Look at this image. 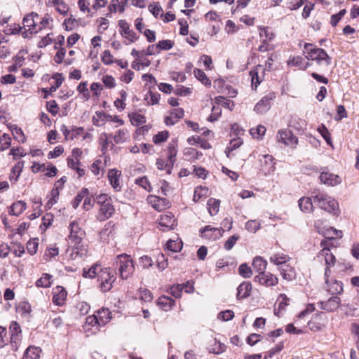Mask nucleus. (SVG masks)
I'll list each match as a JSON object with an SVG mask.
<instances>
[{
	"label": "nucleus",
	"instance_id": "nucleus-1",
	"mask_svg": "<svg viewBox=\"0 0 359 359\" xmlns=\"http://www.w3.org/2000/svg\"><path fill=\"white\" fill-rule=\"evenodd\" d=\"M304 54L306 59L316 61L319 65L329 66L331 57L322 48H316L312 43L304 44Z\"/></svg>",
	"mask_w": 359,
	"mask_h": 359
},
{
	"label": "nucleus",
	"instance_id": "nucleus-2",
	"mask_svg": "<svg viewBox=\"0 0 359 359\" xmlns=\"http://www.w3.org/2000/svg\"><path fill=\"white\" fill-rule=\"evenodd\" d=\"M116 263L119 265L118 272L122 279H128L135 271L134 262L130 255L121 254L116 256Z\"/></svg>",
	"mask_w": 359,
	"mask_h": 359
},
{
	"label": "nucleus",
	"instance_id": "nucleus-3",
	"mask_svg": "<svg viewBox=\"0 0 359 359\" xmlns=\"http://www.w3.org/2000/svg\"><path fill=\"white\" fill-rule=\"evenodd\" d=\"M313 200L321 209L332 214H336L338 203L333 198L325 193H318L313 196Z\"/></svg>",
	"mask_w": 359,
	"mask_h": 359
},
{
	"label": "nucleus",
	"instance_id": "nucleus-4",
	"mask_svg": "<svg viewBox=\"0 0 359 359\" xmlns=\"http://www.w3.org/2000/svg\"><path fill=\"white\" fill-rule=\"evenodd\" d=\"M69 228L70 230V233L69 235V241L70 243L77 250H83L81 248L83 245L81 244L86 235L84 230L81 229L76 221L72 222L69 224ZM76 253L79 254V251H76Z\"/></svg>",
	"mask_w": 359,
	"mask_h": 359
},
{
	"label": "nucleus",
	"instance_id": "nucleus-5",
	"mask_svg": "<svg viewBox=\"0 0 359 359\" xmlns=\"http://www.w3.org/2000/svg\"><path fill=\"white\" fill-rule=\"evenodd\" d=\"M39 20V15L34 12L24 17L22 20L23 26H18L19 31L22 32V35L24 38H28L29 34L37 33V23Z\"/></svg>",
	"mask_w": 359,
	"mask_h": 359
},
{
	"label": "nucleus",
	"instance_id": "nucleus-6",
	"mask_svg": "<svg viewBox=\"0 0 359 359\" xmlns=\"http://www.w3.org/2000/svg\"><path fill=\"white\" fill-rule=\"evenodd\" d=\"M98 280L100 282V290L104 292L109 291L115 282L116 273L110 268L101 269L97 273Z\"/></svg>",
	"mask_w": 359,
	"mask_h": 359
},
{
	"label": "nucleus",
	"instance_id": "nucleus-7",
	"mask_svg": "<svg viewBox=\"0 0 359 359\" xmlns=\"http://www.w3.org/2000/svg\"><path fill=\"white\" fill-rule=\"evenodd\" d=\"M332 237L327 238L326 240H323L320 243L321 247L323 249L319 252L317 255V257L319 260L324 259L326 267H328L330 269V266L334 265L336 259L334 255L330 252V245L332 241Z\"/></svg>",
	"mask_w": 359,
	"mask_h": 359
},
{
	"label": "nucleus",
	"instance_id": "nucleus-8",
	"mask_svg": "<svg viewBox=\"0 0 359 359\" xmlns=\"http://www.w3.org/2000/svg\"><path fill=\"white\" fill-rule=\"evenodd\" d=\"M259 170L264 175H270L275 171L274 159L271 155L262 154L259 156Z\"/></svg>",
	"mask_w": 359,
	"mask_h": 359
},
{
	"label": "nucleus",
	"instance_id": "nucleus-9",
	"mask_svg": "<svg viewBox=\"0 0 359 359\" xmlns=\"http://www.w3.org/2000/svg\"><path fill=\"white\" fill-rule=\"evenodd\" d=\"M276 97L273 91L264 96L255 106L254 111L258 114L266 113L271 108V104Z\"/></svg>",
	"mask_w": 359,
	"mask_h": 359
},
{
	"label": "nucleus",
	"instance_id": "nucleus-10",
	"mask_svg": "<svg viewBox=\"0 0 359 359\" xmlns=\"http://www.w3.org/2000/svg\"><path fill=\"white\" fill-rule=\"evenodd\" d=\"M331 271L328 269V267H326L325 269V284H326V288L327 291L332 294L335 295L340 294L343 291V286L341 282H339L336 280H330L329 276H330Z\"/></svg>",
	"mask_w": 359,
	"mask_h": 359
},
{
	"label": "nucleus",
	"instance_id": "nucleus-11",
	"mask_svg": "<svg viewBox=\"0 0 359 359\" xmlns=\"http://www.w3.org/2000/svg\"><path fill=\"white\" fill-rule=\"evenodd\" d=\"M277 140L279 142L289 146L292 148L296 147L298 144V139L293 133L289 130H281L278 132L276 136Z\"/></svg>",
	"mask_w": 359,
	"mask_h": 359
},
{
	"label": "nucleus",
	"instance_id": "nucleus-12",
	"mask_svg": "<svg viewBox=\"0 0 359 359\" xmlns=\"http://www.w3.org/2000/svg\"><path fill=\"white\" fill-rule=\"evenodd\" d=\"M255 282H257L261 285L266 287L274 286L278 284V280L276 276L271 274V273L262 272L259 273L257 276L254 278Z\"/></svg>",
	"mask_w": 359,
	"mask_h": 359
},
{
	"label": "nucleus",
	"instance_id": "nucleus-13",
	"mask_svg": "<svg viewBox=\"0 0 359 359\" xmlns=\"http://www.w3.org/2000/svg\"><path fill=\"white\" fill-rule=\"evenodd\" d=\"M118 25L120 27L121 34L125 39L128 40V43H126V44L137 40L138 37L137 34L130 29V25L126 21L123 20H119Z\"/></svg>",
	"mask_w": 359,
	"mask_h": 359
},
{
	"label": "nucleus",
	"instance_id": "nucleus-14",
	"mask_svg": "<svg viewBox=\"0 0 359 359\" xmlns=\"http://www.w3.org/2000/svg\"><path fill=\"white\" fill-rule=\"evenodd\" d=\"M99 211L97 215V219L100 222H104L110 217L114 213L115 209L112 204V202L107 203L99 206Z\"/></svg>",
	"mask_w": 359,
	"mask_h": 359
},
{
	"label": "nucleus",
	"instance_id": "nucleus-15",
	"mask_svg": "<svg viewBox=\"0 0 359 359\" xmlns=\"http://www.w3.org/2000/svg\"><path fill=\"white\" fill-rule=\"evenodd\" d=\"M159 225L164 227L163 231L173 229L176 226V219L172 212H168L161 216Z\"/></svg>",
	"mask_w": 359,
	"mask_h": 359
},
{
	"label": "nucleus",
	"instance_id": "nucleus-16",
	"mask_svg": "<svg viewBox=\"0 0 359 359\" xmlns=\"http://www.w3.org/2000/svg\"><path fill=\"white\" fill-rule=\"evenodd\" d=\"M202 237L211 239L217 240L222 236V229L206 226L200 230Z\"/></svg>",
	"mask_w": 359,
	"mask_h": 359
},
{
	"label": "nucleus",
	"instance_id": "nucleus-17",
	"mask_svg": "<svg viewBox=\"0 0 359 359\" xmlns=\"http://www.w3.org/2000/svg\"><path fill=\"white\" fill-rule=\"evenodd\" d=\"M9 329L11 332V343L12 346L17 347L21 340L20 326L17 322L13 321L10 325Z\"/></svg>",
	"mask_w": 359,
	"mask_h": 359
},
{
	"label": "nucleus",
	"instance_id": "nucleus-18",
	"mask_svg": "<svg viewBox=\"0 0 359 359\" xmlns=\"http://www.w3.org/2000/svg\"><path fill=\"white\" fill-rule=\"evenodd\" d=\"M53 302L57 306H62L67 299V292L62 286H56L53 289Z\"/></svg>",
	"mask_w": 359,
	"mask_h": 359
},
{
	"label": "nucleus",
	"instance_id": "nucleus-19",
	"mask_svg": "<svg viewBox=\"0 0 359 359\" xmlns=\"http://www.w3.org/2000/svg\"><path fill=\"white\" fill-rule=\"evenodd\" d=\"M341 304V299L337 296H333L327 301H323L319 303L320 308L328 312H332L337 310Z\"/></svg>",
	"mask_w": 359,
	"mask_h": 359
},
{
	"label": "nucleus",
	"instance_id": "nucleus-20",
	"mask_svg": "<svg viewBox=\"0 0 359 359\" xmlns=\"http://www.w3.org/2000/svg\"><path fill=\"white\" fill-rule=\"evenodd\" d=\"M320 181L328 186H336L341 182V177L329 172H323L320 175Z\"/></svg>",
	"mask_w": 359,
	"mask_h": 359
},
{
	"label": "nucleus",
	"instance_id": "nucleus-21",
	"mask_svg": "<svg viewBox=\"0 0 359 359\" xmlns=\"http://www.w3.org/2000/svg\"><path fill=\"white\" fill-rule=\"evenodd\" d=\"M184 116V110L182 108L172 109L169 116H165V123L167 126H173Z\"/></svg>",
	"mask_w": 359,
	"mask_h": 359
},
{
	"label": "nucleus",
	"instance_id": "nucleus-22",
	"mask_svg": "<svg viewBox=\"0 0 359 359\" xmlns=\"http://www.w3.org/2000/svg\"><path fill=\"white\" fill-rule=\"evenodd\" d=\"M121 172L115 169H111L108 172V179L112 188L115 191H120L121 187L120 185L119 178Z\"/></svg>",
	"mask_w": 359,
	"mask_h": 359
},
{
	"label": "nucleus",
	"instance_id": "nucleus-23",
	"mask_svg": "<svg viewBox=\"0 0 359 359\" xmlns=\"http://www.w3.org/2000/svg\"><path fill=\"white\" fill-rule=\"evenodd\" d=\"M47 5L53 6L62 15H66L69 11V6L63 0H48Z\"/></svg>",
	"mask_w": 359,
	"mask_h": 359
},
{
	"label": "nucleus",
	"instance_id": "nucleus-24",
	"mask_svg": "<svg viewBox=\"0 0 359 359\" xmlns=\"http://www.w3.org/2000/svg\"><path fill=\"white\" fill-rule=\"evenodd\" d=\"M287 62L289 67H296L302 70L306 69L311 65L309 61L299 55L290 57Z\"/></svg>",
	"mask_w": 359,
	"mask_h": 359
},
{
	"label": "nucleus",
	"instance_id": "nucleus-25",
	"mask_svg": "<svg viewBox=\"0 0 359 359\" xmlns=\"http://www.w3.org/2000/svg\"><path fill=\"white\" fill-rule=\"evenodd\" d=\"M60 130L67 140H74L83 132V128L82 127H73L69 130L65 125H62Z\"/></svg>",
	"mask_w": 359,
	"mask_h": 359
},
{
	"label": "nucleus",
	"instance_id": "nucleus-26",
	"mask_svg": "<svg viewBox=\"0 0 359 359\" xmlns=\"http://www.w3.org/2000/svg\"><path fill=\"white\" fill-rule=\"evenodd\" d=\"M175 301L168 296H161L156 301L157 305L163 311H168L175 305Z\"/></svg>",
	"mask_w": 359,
	"mask_h": 359
},
{
	"label": "nucleus",
	"instance_id": "nucleus-27",
	"mask_svg": "<svg viewBox=\"0 0 359 359\" xmlns=\"http://www.w3.org/2000/svg\"><path fill=\"white\" fill-rule=\"evenodd\" d=\"M252 290V284L250 282L242 283L237 288V298L244 299L250 296Z\"/></svg>",
	"mask_w": 359,
	"mask_h": 359
},
{
	"label": "nucleus",
	"instance_id": "nucleus-28",
	"mask_svg": "<svg viewBox=\"0 0 359 359\" xmlns=\"http://www.w3.org/2000/svg\"><path fill=\"white\" fill-rule=\"evenodd\" d=\"M290 257L283 252L274 253L269 258V260L271 263L274 264L275 265L282 266L290 261Z\"/></svg>",
	"mask_w": 359,
	"mask_h": 359
},
{
	"label": "nucleus",
	"instance_id": "nucleus-29",
	"mask_svg": "<svg viewBox=\"0 0 359 359\" xmlns=\"http://www.w3.org/2000/svg\"><path fill=\"white\" fill-rule=\"evenodd\" d=\"M280 273L284 279L289 281L292 280L296 278V272L294 268L288 264H284L281 266Z\"/></svg>",
	"mask_w": 359,
	"mask_h": 359
},
{
	"label": "nucleus",
	"instance_id": "nucleus-30",
	"mask_svg": "<svg viewBox=\"0 0 359 359\" xmlns=\"http://www.w3.org/2000/svg\"><path fill=\"white\" fill-rule=\"evenodd\" d=\"M298 203L299 207L302 212L305 213H310L313 211V206L311 198L302 197L299 200Z\"/></svg>",
	"mask_w": 359,
	"mask_h": 359
},
{
	"label": "nucleus",
	"instance_id": "nucleus-31",
	"mask_svg": "<svg viewBox=\"0 0 359 359\" xmlns=\"http://www.w3.org/2000/svg\"><path fill=\"white\" fill-rule=\"evenodd\" d=\"M27 208L26 203L22 201H18L12 204L10 207L9 213L12 215H20Z\"/></svg>",
	"mask_w": 359,
	"mask_h": 359
},
{
	"label": "nucleus",
	"instance_id": "nucleus-32",
	"mask_svg": "<svg viewBox=\"0 0 359 359\" xmlns=\"http://www.w3.org/2000/svg\"><path fill=\"white\" fill-rule=\"evenodd\" d=\"M41 348L36 346H29L24 353L22 359H39Z\"/></svg>",
	"mask_w": 359,
	"mask_h": 359
},
{
	"label": "nucleus",
	"instance_id": "nucleus-33",
	"mask_svg": "<svg viewBox=\"0 0 359 359\" xmlns=\"http://www.w3.org/2000/svg\"><path fill=\"white\" fill-rule=\"evenodd\" d=\"M156 165L159 170H165L167 174L170 175L172 172L174 163L171 161H168V159L165 161L163 158H158Z\"/></svg>",
	"mask_w": 359,
	"mask_h": 359
},
{
	"label": "nucleus",
	"instance_id": "nucleus-34",
	"mask_svg": "<svg viewBox=\"0 0 359 359\" xmlns=\"http://www.w3.org/2000/svg\"><path fill=\"white\" fill-rule=\"evenodd\" d=\"M111 313L108 309H102L97 311V318L99 320V325H106L111 318Z\"/></svg>",
	"mask_w": 359,
	"mask_h": 359
},
{
	"label": "nucleus",
	"instance_id": "nucleus-35",
	"mask_svg": "<svg viewBox=\"0 0 359 359\" xmlns=\"http://www.w3.org/2000/svg\"><path fill=\"white\" fill-rule=\"evenodd\" d=\"M252 265L254 270L259 273L264 272L266 269L267 262L262 257L258 256L254 258Z\"/></svg>",
	"mask_w": 359,
	"mask_h": 359
},
{
	"label": "nucleus",
	"instance_id": "nucleus-36",
	"mask_svg": "<svg viewBox=\"0 0 359 359\" xmlns=\"http://www.w3.org/2000/svg\"><path fill=\"white\" fill-rule=\"evenodd\" d=\"M130 137L129 132L126 129L118 130L114 136V140L116 144H121L126 142Z\"/></svg>",
	"mask_w": 359,
	"mask_h": 359
},
{
	"label": "nucleus",
	"instance_id": "nucleus-37",
	"mask_svg": "<svg viewBox=\"0 0 359 359\" xmlns=\"http://www.w3.org/2000/svg\"><path fill=\"white\" fill-rule=\"evenodd\" d=\"M53 276L48 273H43L42 276L36 282L37 287L47 288L50 287L52 284Z\"/></svg>",
	"mask_w": 359,
	"mask_h": 359
},
{
	"label": "nucleus",
	"instance_id": "nucleus-38",
	"mask_svg": "<svg viewBox=\"0 0 359 359\" xmlns=\"http://www.w3.org/2000/svg\"><path fill=\"white\" fill-rule=\"evenodd\" d=\"M126 4L127 0H112L109 9L111 11L122 13Z\"/></svg>",
	"mask_w": 359,
	"mask_h": 359
},
{
	"label": "nucleus",
	"instance_id": "nucleus-39",
	"mask_svg": "<svg viewBox=\"0 0 359 359\" xmlns=\"http://www.w3.org/2000/svg\"><path fill=\"white\" fill-rule=\"evenodd\" d=\"M195 77L200 81L205 87H210L211 83L210 79L207 77L206 74L199 69L194 70Z\"/></svg>",
	"mask_w": 359,
	"mask_h": 359
},
{
	"label": "nucleus",
	"instance_id": "nucleus-40",
	"mask_svg": "<svg viewBox=\"0 0 359 359\" xmlns=\"http://www.w3.org/2000/svg\"><path fill=\"white\" fill-rule=\"evenodd\" d=\"M160 95L157 91H147L144 95V100L147 104H155L159 101Z\"/></svg>",
	"mask_w": 359,
	"mask_h": 359
},
{
	"label": "nucleus",
	"instance_id": "nucleus-41",
	"mask_svg": "<svg viewBox=\"0 0 359 359\" xmlns=\"http://www.w3.org/2000/svg\"><path fill=\"white\" fill-rule=\"evenodd\" d=\"M177 154V144L176 142H170L168 146V159L173 163L175 162V158Z\"/></svg>",
	"mask_w": 359,
	"mask_h": 359
},
{
	"label": "nucleus",
	"instance_id": "nucleus-42",
	"mask_svg": "<svg viewBox=\"0 0 359 359\" xmlns=\"http://www.w3.org/2000/svg\"><path fill=\"white\" fill-rule=\"evenodd\" d=\"M23 168V162L17 163L12 168L11 173L10 174V180H14V182L18 181V177L20 175V173Z\"/></svg>",
	"mask_w": 359,
	"mask_h": 359
},
{
	"label": "nucleus",
	"instance_id": "nucleus-43",
	"mask_svg": "<svg viewBox=\"0 0 359 359\" xmlns=\"http://www.w3.org/2000/svg\"><path fill=\"white\" fill-rule=\"evenodd\" d=\"M220 201L215 198H210L208 201V211L211 215L217 214L219 210Z\"/></svg>",
	"mask_w": 359,
	"mask_h": 359
},
{
	"label": "nucleus",
	"instance_id": "nucleus-44",
	"mask_svg": "<svg viewBox=\"0 0 359 359\" xmlns=\"http://www.w3.org/2000/svg\"><path fill=\"white\" fill-rule=\"evenodd\" d=\"M53 21V18L48 14L45 15L42 18H39L37 23V33L43 29L49 27Z\"/></svg>",
	"mask_w": 359,
	"mask_h": 359
},
{
	"label": "nucleus",
	"instance_id": "nucleus-45",
	"mask_svg": "<svg viewBox=\"0 0 359 359\" xmlns=\"http://www.w3.org/2000/svg\"><path fill=\"white\" fill-rule=\"evenodd\" d=\"M215 100L218 105H221L224 107H226L231 111L233 110V109L234 108L233 102L229 99H226L223 96H217L215 97Z\"/></svg>",
	"mask_w": 359,
	"mask_h": 359
},
{
	"label": "nucleus",
	"instance_id": "nucleus-46",
	"mask_svg": "<svg viewBox=\"0 0 359 359\" xmlns=\"http://www.w3.org/2000/svg\"><path fill=\"white\" fill-rule=\"evenodd\" d=\"M67 164L70 168L74 169L76 171V172L78 173L79 177H81L85 174V170L79 167V165L80 164L79 159L75 160V159L69 158L67 159Z\"/></svg>",
	"mask_w": 359,
	"mask_h": 359
},
{
	"label": "nucleus",
	"instance_id": "nucleus-47",
	"mask_svg": "<svg viewBox=\"0 0 359 359\" xmlns=\"http://www.w3.org/2000/svg\"><path fill=\"white\" fill-rule=\"evenodd\" d=\"M95 202V198L90 195L88 190L87 196L83 198V209L86 211L90 210L94 206Z\"/></svg>",
	"mask_w": 359,
	"mask_h": 359
},
{
	"label": "nucleus",
	"instance_id": "nucleus-48",
	"mask_svg": "<svg viewBox=\"0 0 359 359\" xmlns=\"http://www.w3.org/2000/svg\"><path fill=\"white\" fill-rule=\"evenodd\" d=\"M243 144V140L241 138H234L231 140L229 143V146L227 147L225 149V153L227 156H229L230 153L234 149L238 148Z\"/></svg>",
	"mask_w": 359,
	"mask_h": 359
},
{
	"label": "nucleus",
	"instance_id": "nucleus-49",
	"mask_svg": "<svg viewBox=\"0 0 359 359\" xmlns=\"http://www.w3.org/2000/svg\"><path fill=\"white\" fill-rule=\"evenodd\" d=\"M88 194V189L87 188H82L81 190L78 193V194L74 198V200L72 201V207L74 209H76L79 204L81 203V201L83 200V198L86 196Z\"/></svg>",
	"mask_w": 359,
	"mask_h": 359
},
{
	"label": "nucleus",
	"instance_id": "nucleus-50",
	"mask_svg": "<svg viewBox=\"0 0 359 359\" xmlns=\"http://www.w3.org/2000/svg\"><path fill=\"white\" fill-rule=\"evenodd\" d=\"M166 248L173 252H180L182 248V241L170 240L166 243Z\"/></svg>",
	"mask_w": 359,
	"mask_h": 359
},
{
	"label": "nucleus",
	"instance_id": "nucleus-51",
	"mask_svg": "<svg viewBox=\"0 0 359 359\" xmlns=\"http://www.w3.org/2000/svg\"><path fill=\"white\" fill-rule=\"evenodd\" d=\"M98 268H100V266L97 264H94L90 268H89L88 269L84 268L83 269V276L84 278H95L98 273V272H97Z\"/></svg>",
	"mask_w": 359,
	"mask_h": 359
},
{
	"label": "nucleus",
	"instance_id": "nucleus-52",
	"mask_svg": "<svg viewBox=\"0 0 359 359\" xmlns=\"http://www.w3.org/2000/svg\"><path fill=\"white\" fill-rule=\"evenodd\" d=\"M11 130L16 140H18L19 142H25V137L22 130L20 128L14 125L11 127Z\"/></svg>",
	"mask_w": 359,
	"mask_h": 359
},
{
	"label": "nucleus",
	"instance_id": "nucleus-53",
	"mask_svg": "<svg viewBox=\"0 0 359 359\" xmlns=\"http://www.w3.org/2000/svg\"><path fill=\"white\" fill-rule=\"evenodd\" d=\"M259 36L264 38L263 41H271L274 38V34L269 30V27H259Z\"/></svg>",
	"mask_w": 359,
	"mask_h": 359
},
{
	"label": "nucleus",
	"instance_id": "nucleus-54",
	"mask_svg": "<svg viewBox=\"0 0 359 359\" xmlns=\"http://www.w3.org/2000/svg\"><path fill=\"white\" fill-rule=\"evenodd\" d=\"M60 191L57 189H53L50 191V198L46 204V208L50 209L55 204L59 197Z\"/></svg>",
	"mask_w": 359,
	"mask_h": 359
},
{
	"label": "nucleus",
	"instance_id": "nucleus-55",
	"mask_svg": "<svg viewBox=\"0 0 359 359\" xmlns=\"http://www.w3.org/2000/svg\"><path fill=\"white\" fill-rule=\"evenodd\" d=\"M238 273L245 278H250L252 276V271L247 264L244 263L238 267Z\"/></svg>",
	"mask_w": 359,
	"mask_h": 359
},
{
	"label": "nucleus",
	"instance_id": "nucleus-56",
	"mask_svg": "<svg viewBox=\"0 0 359 359\" xmlns=\"http://www.w3.org/2000/svg\"><path fill=\"white\" fill-rule=\"evenodd\" d=\"M250 133L254 138L259 139L264 135L266 128L264 126L259 125L255 128H251Z\"/></svg>",
	"mask_w": 359,
	"mask_h": 359
},
{
	"label": "nucleus",
	"instance_id": "nucleus-57",
	"mask_svg": "<svg viewBox=\"0 0 359 359\" xmlns=\"http://www.w3.org/2000/svg\"><path fill=\"white\" fill-rule=\"evenodd\" d=\"M14 64L8 67V72H15L23 65L25 58L17 55L14 58Z\"/></svg>",
	"mask_w": 359,
	"mask_h": 359
},
{
	"label": "nucleus",
	"instance_id": "nucleus-58",
	"mask_svg": "<svg viewBox=\"0 0 359 359\" xmlns=\"http://www.w3.org/2000/svg\"><path fill=\"white\" fill-rule=\"evenodd\" d=\"M169 136V133L168 131H161L158 132L156 135L153 137V142L156 144H160L167 140Z\"/></svg>",
	"mask_w": 359,
	"mask_h": 359
},
{
	"label": "nucleus",
	"instance_id": "nucleus-59",
	"mask_svg": "<svg viewBox=\"0 0 359 359\" xmlns=\"http://www.w3.org/2000/svg\"><path fill=\"white\" fill-rule=\"evenodd\" d=\"M317 320L318 316H316L308 323V326L311 331L317 332L322 330L325 327L323 323H318Z\"/></svg>",
	"mask_w": 359,
	"mask_h": 359
},
{
	"label": "nucleus",
	"instance_id": "nucleus-60",
	"mask_svg": "<svg viewBox=\"0 0 359 359\" xmlns=\"http://www.w3.org/2000/svg\"><path fill=\"white\" fill-rule=\"evenodd\" d=\"M11 144V138L9 135L4 133L0 137V150H6L9 148Z\"/></svg>",
	"mask_w": 359,
	"mask_h": 359
},
{
	"label": "nucleus",
	"instance_id": "nucleus-61",
	"mask_svg": "<svg viewBox=\"0 0 359 359\" xmlns=\"http://www.w3.org/2000/svg\"><path fill=\"white\" fill-rule=\"evenodd\" d=\"M38 245H39V243H38L37 238H34V239L29 240L27 243V250L28 252L31 255H34L37 251Z\"/></svg>",
	"mask_w": 359,
	"mask_h": 359
},
{
	"label": "nucleus",
	"instance_id": "nucleus-62",
	"mask_svg": "<svg viewBox=\"0 0 359 359\" xmlns=\"http://www.w3.org/2000/svg\"><path fill=\"white\" fill-rule=\"evenodd\" d=\"M148 8L154 17L163 16V9L158 4H151Z\"/></svg>",
	"mask_w": 359,
	"mask_h": 359
},
{
	"label": "nucleus",
	"instance_id": "nucleus-63",
	"mask_svg": "<svg viewBox=\"0 0 359 359\" xmlns=\"http://www.w3.org/2000/svg\"><path fill=\"white\" fill-rule=\"evenodd\" d=\"M135 184L140 186L147 191H151V184L147 177H142L135 180Z\"/></svg>",
	"mask_w": 359,
	"mask_h": 359
},
{
	"label": "nucleus",
	"instance_id": "nucleus-64",
	"mask_svg": "<svg viewBox=\"0 0 359 359\" xmlns=\"http://www.w3.org/2000/svg\"><path fill=\"white\" fill-rule=\"evenodd\" d=\"M208 194V189L202 187H197L194 191V201H198L203 196Z\"/></svg>",
	"mask_w": 359,
	"mask_h": 359
}]
</instances>
